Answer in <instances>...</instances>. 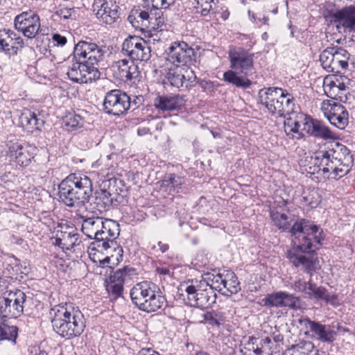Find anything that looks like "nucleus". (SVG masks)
I'll list each match as a JSON object with an SVG mask.
<instances>
[{
  "instance_id": "30",
  "label": "nucleus",
  "mask_w": 355,
  "mask_h": 355,
  "mask_svg": "<svg viewBox=\"0 0 355 355\" xmlns=\"http://www.w3.org/2000/svg\"><path fill=\"white\" fill-rule=\"evenodd\" d=\"M19 124L26 132L33 133L34 131L41 130L44 126V121L37 117L35 112L24 109L19 116Z\"/></svg>"
},
{
  "instance_id": "7",
  "label": "nucleus",
  "mask_w": 355,
  "mask_h": 355,
  "mask_svg": "<svg viewBox=\"0 0 355 355\" xmlns=\"http://www.w3.org/2000/svg\"><path fill=\"white\" fill-rule=\"evenodd\" d=\"M270 216L274 225L280 230L288 232L291 236L300 237L302 234L307 235L312 232L318 233L320 228L304 218L295 220L294 216H288L274 209L270 210Z\"/></svg>"
},
{
  "instance_id": "12",
  "label": "nucleus",
  "mask_w": 355,
  "mask_h": 355,
  "mask_svg": "<svg viewBox=\"0 0 355 355\" xmlns=\"http://www.w3.org/2000/svg\"><path fill=\"white\" fill-rule=\"evenodd\" d=\"M135 275V269L128 266L110 274L109 278L105 281V288L110 298L116 300L121 297L124 284L130 281Z\"/></svg>"
},
{
  "instance_id": "59",
  "label": "nucleus",
  "mask_w": 355,
  "mask_h": 355,
  "mask_svg": "<svg viewBox=\"0 0 355 355\" xmlns=\"http://www.w3.org/2000/svg\"><path fill=\"white\" fill-rule=\"evenodd\" d=\"M53 41L56 43L58 46H64L67 43V38L59 33H55L52 37Z\"/></svg>"
},
{
  "instance_id": "55",
  "label": "nucleus",
  "mask_w": 355,
  "mask_h": 355,
  "mask_svg": "<svg viewBox=\"0 0 355 355\" xmlns=\"http://www.w3.org/2000/svg\"><path fill=\"white\" fill-rule=\"evenodd\" d=\"M299 112L293 111V112L291 113V114H288L287 116L285 117L284 124V130L286 135L288 132V129L291 128L294 125V123L297 121V114Z\"/></svg>"
},
{
  "instance_id": "60",
  "label": "nucleus",
  "mask_w": 355,
  "mask_h": 355,
  "mask_svg": "<svg viewBox=\"0 0 355 355\" xmlns=\"http://www.w3.org/2000/svg\"><path fill=\"white\" fill-rule=\"evenodd\" d=\"M258 340V339L257 338H252L250 340V342H248V343L247 344V349L249 350V351H252L253 352H254L255 354H259L260 353H261V349L260 347H258V345H257L256 347H254V345L255 344V343Z\"/></svg>"
},
{
  "instance_id": "41",
  "label": "nucleus",
  "mask_w": 355,
  "mask_h": 355,
  "mask_svg": "<svg viewBox=\"0 0 355 355\" xmlns=\"http://www.w3.org/2000/svg\"><path fill=\"white\" fill-rule=\"evenodd\" d=\"M323 89L325 94L333 100L343 101V96L339 93L336 87V82L331 78L326 77L323 81Z\"/></svg>"
},
{
  "instance_id": "1",
  "label": "nucleus",
  "mask_w": 355,
  "mask_h": 355,
  "mask_svg": "<svg viewBox=\"0 0 355 355\" xmlns=\"http://www.w3.org/2000/svg\"><path fill=\"white\" fill-rule=\"evenodd\" d=\"M324 239L322 230L318 233L312 232L307 235L293 239V246L287 251L286 257L295 268H301L311 276L320 269V265L316 250Z\"/></svg>"
},
{
  "instance_id": "28",
  "label": "nucleus",
  "mask_w": 355,
  "mask_h": 355,
  "mask_svg": "<svg viewBox=\"0 0 355 355\" xmlns=\"http://www.w3.org/2000/svg\"><path fill=\"white\" fill-rule=\"evenodd\" d=\"M101 214L95 213H89L86 215H80L82 219V228L83 233L89 239L94 241L95 236H97L101 228V223L103 222V217L100 216Z\"/></svg>"
},
{
  "instance_id": "56",
  "label": "nucleus",
  "mask_w": 355,
  "mask_h": 355,
  "mask_svg": "<svg viewBox=\"0 0 355 355\" xmlns=\"http://www.w3.org/2000/svg\"><path fill=\"white\" fill-rule=\"evenodd\" d=\"M324 288V287L317 286L316 284H312L311 282V281H309L308 289L311 292V294L313 295V297L315 299L320 300L321 297H322V293H323Z\"/></svg>"
},
{
  "instance_id": "20",
  "label": "nucleus",
  "mask_w": 355,
  "mask_h": 355,
  "mask_svg": "<svg viewBox=\"0 0 355 355\" xmlns=\"http://www.w3.org/2000/svg\"><path fill=\"white\" fill-rule=\"evenodd\" d=\"M332 19L339 32L343 28L344 33H355L354 6H345L337 10L332 15Z\"/></svg>"
},
{
  "instance_id": "38",
  "label": "nucleus",
  "mask_w": 355,
  "mask_h": 355,
  "mask_svg": "<svg viewBox=\"0 0 355 355\" xmlns=\"http://www.w3.org/2000/svg\"><path fill=\"white\" fill-rule=\"evenodd\" d=\"M161 10H155V16L153 17V20L150 22L153 26H152V30L150 31L148 37H153L154 41L160 40V37L157 35V33L162 32L164 30L163 27H166L165 19L163 16V12Z\"/></svg>"
},
{
  "instance_id": "43",
  "label": "nucleus",
  "mask_w": 355,
  "mask_h": 355,
  "mask_svg": "<svg viewBox=\"0 0 355 355\" xmlns=\"http://www.w3.org/2000/svg\"><path fill=\"white\" fill-rule=\"evenodd\" d=\"M202 320L200 322H207L211 325L220 326L224 321V313L220 311H207L201 315Z\"/></svg>"
},
{
  "instance_id": "24",
  "label": "nucleus",
  "mask_w": 355,
  "mask_h": 355,
  "mask_svg": "<svg viewBox=\"0 0 355 355\" xmlns=\"http://www.w3.org/2000/svg\"><path fill=\"white\" fill-rule=\"evenodd\" d=\"M152 286L153 290L150 294L136 305L139 310L146 313L155 312L162 309L166 303V300L158 286L157 285Z\"/></svg>"
},
{
  "instance_id": "62",
  "label": "nucleus",
  "mask_w": 355,
  "mask_h": 355,
  "mask_svg": "<svg viewBox=\"0 0 355 355\" xmlns=\"http://www.w3.org/2000/svg\"><path fill=\"white\" fill-rule=\"evenodd\" d=\"M156 271L158 274L162 275H169L170 270L168 268H157Z\"/></svg>"
},
{
  "instance_id": "53",
  "label": "nucleus",
  "mask_w": 355,
  "mask_h": 355,
  "mask_svg": "<svg viewBox=\"0 0 355 355\" xmlns=\"http://www.w3.org/2000/svg\"><path fill=\"white\" fill-rule=\"evenodd\" d=\"M320 300H323L327 304H330L333 306L340 304L338 295L336 294L330 293L325 288H324L322 297H321Z\"/></svg>"
},
{
  "instance_id": "22",
  "label": "nucleus",
  "mask_w": 355,
  "mask_h": 355,
  "mask_svg": "<svg viewBox=\"0 0 355 355\" xmlns=\"http://www.w3.org/2000/svg\"><path fill=\"white\" fill-rule=\"evenodd\" d=\"M73 184L71 179L65 178L58 184V196L60 202L69 207L84 205L80 198H78L77 193L74 190Z\"/></svg>"
},
{
  "instance_id": "5",
  "label": "nucleus",
  "mask_w": 355,
  "mask_h": 355,
  "mask_svg": "<svg viewBox=\"0 0 355 355\" xmlns=\"http://www.w3.org/2000/svg\"><path fill=\"white\" fill-rule=\"evenodd\" d=\"M119 236V234L112 235L109 232H99L98 235L95 236L94 241L90 243L89 249L97 252L105 251L107 254L112 251L114 254L106 256L103 259L97 260L93 257L92 261L98 263L100 266L110 263L112 265H118L123 257V250L116 241Z\"/></svg>"
},
{
  "instance_id": "6",
  "label": "nucleus",
  "mask_w": 355,
  "mask_h": 355,
  "mask_svg": "<svg viewBox=\"0 0 355 355\" xmlns=\"http://www.w3.org/2000/svg\"><path fill=\"white\" fill-rule=\"evenodd\" d=\"M201 286L198 280H192L191 284L189 282L181 284L178 292L187 304L207 309L216 303L217 295L211 288Z\"/></svg>"
},
{
  "instance_id": "52",
  "label": "nucleus",
  "mask_w": 355,
  "mask_h": 355,
  "mask_svg": "<svg viewBox=\"0 0 355 355\" xmlns=\"http://www.w3.org/2000/svg\"><path fill=\"white\" fill-rule=\"evenodd\" d=\"M295 348L300 355H308L314 349V345L310 341H303L297 344Z\"/></svg>"
},
{
  "instance_id": "50",
  "label": "nucleus",
  "mask_w": 355,
  "mask_h": 355,
  "mask_svg": "<svg viewBox=\"0 0 355 355\" xmlns=\"http://www.w3.org/2000/svg\"><path fill=\"white\" fill-rule=\"evenodd\" d=\"M303 201L311 208L316 207L319 203V196L317 191H311L307 193H304L302 197Z\"/></svg>"
},
{
  "instance_id": "44",
  "label": "nucleus",
  "mask_w": 355,
  "mask_h": 355,
  "mask_svg": "<svg viewBox=\"0 0 355 355\" xmlns=\"http://www.w3.org/2000/svg\"><path fill=\"white\" fill-rule=\"evenodd\" d=\"M226 289L230 294H236L241 290L240 283L234 273H230L223 277V290Z\"/></svg>"
},
{
  "instance_id": "10",
  "label": "nucleus",
  "mask_w": 355,
  "mask_h": 355,
  "mask_svg": "<svg viewBox=\"0 0 355 355\" xmlns=\"http://www.w3.org/2000/svg\"><path fill=\"white\" fill-rule=\"evenodd\" d=\"M27 302V296L22 291L6 292L0 297V316L13 318L21 316Z\"/></svg>"
},
{
  "instance_id": "27",
  "label": "nucleus",
  "mask_w": 355,
  "mask_h": 355,
  "mask_svg": "<svg viewBox=\"0 0 355 355\" xmlns=\"http://www.w3.org/2000/svg\"><path fill=\"white\" fill-rule=\"evenodd\" d=\"M184 95H162L153 101L154 106L162 111H173L181 109L185 105Z\"/></svg>"
},
{
  "instance_id": "35",
  "label": "nucleus",
  "mask_w": 355,
  "mask_h": 355,
  "mask_svg": "<svg viewBox=\"0 0 355 355\" xmlns=\"http://www.w3.org/2000/svg\"><path fill=\"white\" fill-rule=\"evenodd\" d=\"M128 20L133 27L139 28L140 26L147 27L153 20V17H150L148 12L138 9L131 11Z\"/></svg>"
},
{
  "instance_id": "32",
  "label": "nucleus",
  "mask_w": 355,
  "mask_h": 355,
  "mask_svg": "<svg viewBox=\"0 0 355 355\" xmlns=\"http://www.w3.org/2000/svg\"><path fill=\"white\" fill-rule=\"evenodd\" d=\"M114 67L116 68L119 78L122 80H131L139 75V67L132 59L119 60Z\"/></svg>"
},
{
  "instance_id": "25",
  "label": "nucleus",
  "mask_w": 355,
  "mask_h": 355,
  "mask_svg": "<svg viewBox=\"0 0 355 355\" xmlns=\"http://www.w3.org/2000/svg\"><path fill=\"white\" fill-rule=\"evenodd\" d=\"M282 88L270 87L263 88L259 92L260 103L263 105L272 115H277V107L281 101V92Z\"/></svg>"
},
{
  "instance_id": "45",
  "label": "nucleus",
  "mask_w": 355,
  "mask_h": 355,
  "mask_svg": "<svg viewBox=\"0 0 355 355\" xmlns=\"http://www.w3.org/2000/svg\"><path fill=\"white\" fill-rule=\"evenodd\" d=\"M309 118V117L307 115H305L303 113L297 114V121L294 123L292 128L288 129L287 135L291 136L292 138H294V134H297L296 138L297 139L302 138L303 134L300 131V128L303 125V128H304V124L306 122H308Z\"/></svg>"
},
{
  "instance_id": "63",
  "label": "nucleus",
  "mask_w": 355,
  "mask_h": 355,
  "mask_svg": "<svg viewBox=\"0 0 355 355\" xmlns=\"http://www.w3.org/2000/svg\"><path fill=\"white\" fill-rule=\"evenodd\" d=\"M157 245H158V247L159 248V250H160V252H161L162 253H164V252H166V251L168 250V248H169V247H168V244H166V243H162V242H161V241H159V242L157 243Z\"/></svg>"
},
{
  "instance_id": "33",
  "label": "nucleus",
  "mask_w": 355,
  "mask_h": 355,
  "mask_svg": "<svg viewBox=\"0 0 355 355\" xmlns=\"http://www.w3.org/2000/svg\"><path fill=\"white\" fill-rule=\"evenodd\" d=\"M152 286H156L150 282H142L137 284L130 290V295L132 303L136 306L139 302L143 301L147 295H150L153 290Z\"/></svg>"
},
{
  "instance_id": "21",
  "label": "nucleus",
  "mask_w": 355,
  "mask_h": 355,
  "mask_svg": "<svg viewBox=\"0 0 355 355\" xmlns=\"http://www.w3.org/2000/svg\"><path fill=\"white\" fill-rule=\"evenodd\" d=\"M67 178L71 179L74 190L83 204L89 202L93 193V184L90 178L82 173H71Z\"/></svg>"
},
{
  "instance_id": "64",
  "label": "nucleus",
  "mask_w": 355,
  "mask_h": 355,
  "mask_svg": "<svg viewBox=\"0 0 355 355\" xmlns=\"http://www.w3.org/2000/svg\"><path fill=\"white\" fill-rule=\"evenodd\" d=\"M218 3V0H206V4L209 5V10H214V6Z\"/></svg>"
},
{
  "instance_id": "58",
  "label": "nucleus",
  "mask_w": 355,
  "mask_h": 355,
  "mask_svg": "<svg viewBox=\"0 0 355 355\" xmlns=\"http://www.w3.org/2000/svg\"><path fill=\"white\" fill-rule=\"evenodd\" d=\"M300 327L306 330L305 334H308L307 330L311 331L312 324L315 323V321L311 320L308 318H300L297 320Z\"/></svg>"
},
{
  "instance_id": "57",
  "label": "nucleus",
  "mask_w": 355,
  "mask_h": 355,
  "mask_svg": "<svg viewBox=\"0 0 355 355\" xmlns=\"http://www.w3.org/2000/svg\"><path fill=\"white\" fill-rule=\"evenodd\" d=\"M292 288L297 292H306L309 288V282H306L301 279L296 280L292 284Z\"/></svg>"
},
{
  "instance_id": "18",
  "label": "nucleus",
  "mask_w": 355,
  "mask_h": 355,
  "mask_svg": "<svg viewBox=\"0 0 355 355\" xmlns=\"http://www.w3.org/2000/svg\"><path fill=\"white\" fill-rule=\"evenodd\" d=\"M69 78L78 83H87L100 78L98 69H93L82 61L76 60L67 71Z\"/></svg>"
},
{
  "instance_id": "4",
  "label": "nucleus",
  "mask_w": 355,
  "mask_h": 355,
  "mask_svg": "<svg viewBox=\"0 0 355 355\" xmlns=\"http://www.w3.org/2000/svg\"><path fill=\"white\" fill-rule=\"evenodd\" d=\"M228 54L232 69L223 73L224 80L236 87L249 88L252 81L248 77L254 73V53L243 47L233 46Z\"/></svg>"
},
{
  "instance_id": "47",
  "label": "nucleus",
  "mask_w": 355,
  "mask_h": 355,
  "mask_svg": "<svg viewBox=\"0 0 355 355\" xmlns=\"http://www.w3.org/2000/svg\"><path fill=\"white\" fill-rule=\"evenodd\" d=\"M15 42L13 37L10 35V32L6 30L0 31V51L10 53V51L14 49Z\"/></svg>"
},
{
  "instance_id": "14",
  "label": "nucleus",
  "mask_w": 355,
  "mask_h": 355,
  "mask_svg": "<svg viewBox=\"0 0 355 355\" xmlns=\"http://www.w3.org/2000/svg\"><path fill=\"white\" fill-rule=\"evenodd\" d=\"M122 53L136 61L147 62L151 58V48L148 42L136 35H130L123 41Z\"/></svg>"
},
{
  "instance_id": "8",
  "label": "nucleus",
  "mask_w": 355,
  "mask_h": 355,
  "mask_svg": "<svg viewBox=\"0 0 355 355\" xmlns=\"http://www.w3.org/2000/svg\"><path fill=\"white\" fill-rule=\"evenodd\" d=\"M105 46H98L96 43L79 41L73 49V58L82 61L93 69H98L99 64L107 53Z\"/></svg>"
},
{
  "instance_id": "9",
  "label": "nucleus",
  "mask_w": 355,
  "mask_h": 355,
  "mask_svg": "<svg viewBox=\"0 0 355 355\" xmlns=\"http://www.w3.org/2000/svg\"><path fill=\"white\" fill-rule=\"evenodd\" d=\"M350 54L345 49L333 46L325 49L320 55V61L329 72L340 73L348 67Z\"/></svg>"
},
{
  "instance_id": "49",
  "label": "nucleus",
  "mask_w": 355,
  "mask_h": 355,
  "mask_svg": "<svg viewBox=\"0 0 355 355\" xmlns=\"http://www.w3.org/2000/svg\"><path fill=\"white\" fill-rule=\"evenodd\" d=\"M101 232H109L114 235L115 234H119L120 229L119 224L113 220L107 219L103 218V222L101 223V228H100Z\"/></svg>"
},
{
  "instance_id": "34",
  "label": "nucleus",
  "mask_w": 355,
  "mask_h": 355,
  "mask_svg": "<svg viewBox=\"0 0 355 355\" xmlns=\"http://www.w3.org/2000/svg\"><path fill=\"white\" fill-rule=\"evenodd\" d=\"M281 101L277 107V115L279 117H286L288 114L295 111V103L293 94L288 92L287 90L282 89L281 92Z\"/></svg>"
},
{
  "instance_id": "51",
  "label": "nucleus",
  "mask_w": 355,
  "mask_h": 355,
  "mask_svg": "<svg viewBox=\"0 0 355 355\" xmlns=\"http://www.w3.org/2000/svg\"><path fill=\"white\" fill-rule=\"evenodd\" d=\"M300 299L293 294L284 292L282 307H288L292 309H297L299 307Z\"/></svg>"
},
{
  "instance_id": "17",
  "label": "nucleus",
  "mask_w": 355,
  "mask_h": 355,
  "mask_svg": "<svg viewBox=\"0 0 355 355\" xmlns=\"http://www.w3.org/2000/svg\"><path fill=\"white\" fill-rule=\"evenodd\" d=\"M322 110L329 121L339 129H344L349 123V114L345 107L334 101H324Z\"/></svg>"
},
{
  "instance_id": "54",
  "label": "nucleus",
  "mask_w": 355,
  "mask_h": 355,
  "mask_svg": "<svg viewBox=\"0 0 355 355\" xmlns=\"http://www.w3.org/2000/svg\"><path fill=\"white\" fill-rule=\"evenodd\" d=\"M58 14L60 17L64 19H70L76 17V10L73 7L70 6H61L58 10Z\"/></svg>"
},
{
  "instance_id": "23",
  "label": "nucleus",
  "mask_w": 355,
  "mask_h": 355,
  "mask_svg": "<svg viewBox=\"0 0 355 355\" xmlns=\"http://www.w3.org/2000/svg\"><path fill=\"white\" fill-rule=\"evenodd\" d=\"M113 200V194L111 193L110 190L101 188L95 191L94 196L89 203V207L87 209L92 213L102 214L111 208Z\"/></svg>"
},
{
  "instance_id": "11",
  "label": "nucleus",
  "mask_w": 355,
  "mask_h": 355,
  "mask_svg": "<svg viewBox=\"0 0 355 355\" xmlns=\"http://www.w3.org/2000/svg\"><path fill=\"white\" fill-rule=\"evenodd\" d=\"M103 107L106 114L120 116L130 109L131 98L121 89H112L106 93Z\"/></svg>"
},
{
  "instance_id": "42",
  "label": "nucleus",
  "mask_w": 355,
  "mask_h": 355,
  "mask_svg": "<svg viewBox=\"0 0 355 355\" xmlns=\"http://www.w3.org/2000/svg\"><path fill=\"white\" fill-rule=\"evenodd\" d=\"M18 334V328L16 326H9L4 323L0 324V341L9 340L16 343Z\"/></svg>"
},
{
  "instance_id": "19",
  "label": "nucleus",
  "mask_w": 355,
  "mask_h": 355,
  "mask_svg": "<svg viewBox=\"0 0 355 355\" xmlns=\"http://www.w3.org/2000/svg\"><path fill=\"white\" fill-rule=\"evenodd\" d=\"M167 78L173 87L180 88L184 86L189 88L194 85L196 76L189 67H175L168 69Z\"/></svg>"
},
{
  "instance_id": "46",
  "label": "nucleus",
  "mask_w": 355,
  "mask_h": 355,
  "mask_svg": "<svg viewBox=\"0 0 355 355\" xmlns=\"http://www.w3.org/2000/svg\"><path fill=\"white\" fill-rule=\"evenodd\" d=\"M284 292L268 294L263 300V304L268 307H282Z\"/></svg>"
},
{
  "instance_id": "31",
  "label": "nucleus",
  "mask_w": 355,
  "mask_h": 355,
  "mask_svg": "<svg viewBox=\"0 0 355 355\" xmlns=\"http://www.w3.org/2000/svg\"><path fill=\"white\" fill-rule=\"evenodd\" d=\"M12 156H15V162L21 166H28L34 157L35 149L28 145H21L18 143L12 144L9 148Z\"/></svg>"
},
{
  "instance_id": "29",
  "label": "nucleus",
  "mask_w": 355,
  "mask_h": 355,
  "mask_svg": "<svg viewBox=\"0 0 355 355\" xmlns=\"http://www.w3.org/2000/svg\"><path fill=\"white\" fill-rule=\"evenodd\" d=\"M307 134L315 137L323 139H331L336 138L334 133L324 123L319 120L309 118L308 122L304 124V128L302 129Z\"/></svg>"
},
{
  "instance_id": "15",
  "label": "nucleus",
  "mask_w": 355,
  "mask_h": 355,
  "mask_svg": "<svg viewBox=\"0 0 355 355\" xmlns=\"http://www.w3.org/2000/svg\"><path fill=\"white\" fill-rule=\"evenodd\" d=\"M92 10L102 23L111 25L119 19V6L116 0H94Z\"/></svg>"
},
{
  "instance_id": "40",
  "label": "nucleus",
  "mask_w": 355,
  "mask_h": 355,
  "mask_svg": "<svg viewBox=\"0 0 355 355\" xmlns=\"http://www.w3.org/2000/svg\"><path fill=\"white\" fill-rule=\"evenodd\" d=\"M63 124L68 131H73L83 126L84 119L75 112H69L64 116Z\"/></svg>"
},
{
  "instance_id": "3",
  "label": "nucleus",
  "mask_w": 355,
  "mask_h": 355,
  "mask_svg": "<svg viewBox=\"0 0 355 355\" xmlns=\"http://www.w3.org/2000/svg\"><path fill=\"white\" fill-rule=\"evenodd\" d=\"M50 315L53 330L62 338L71 339L84 331L85 319L78 308L58 304L51 308Z\"/></svg>"
},
{
  "instance_id": "13",
  "label": "nucleus",
  "mask_w": 355,
  "mask_h": 355,
  "mask_svg": "<svg viewBox=\"0 0 355 355\" xmlns=\"http://www.w3.org/2000/svg\"><path fill=\"white\" fill-rule=\"evenodd\" d=\"M167 61L175 67H189L196 60L193 48L184 42H174L165 50Z\"/></svg>"
},
{
  "instance_id": "16",
  "label": "nucleus",
  "mask_w": 355,
  "mask_h": 355,
  "mask_svg": "<svg viewBox=\"0 0 355 355\" xmlns=\"http://www.w3.org/2000/svg\"><path fill=\"white\" fill-rule=\"evenodd\" d=\"M15 27L25 37L34 38L40 29V17L32 10L23 12L15 17Z\"/></svg>"
},
{
  "instance_id": "2",
  "label": "nucleus",
  "mask_w": 355,
  "mask_h": 355,
  "mask_svg": "<svg viewBox=\"0 0 355 355\" xmlns=\"http://www.w3.org/2000/svg\"><path fill=\"white\" fill-rule=\"evenodd\" d=\"M315 164L318 171L327 175L328 178L338 180L346 175L351 170L353 157L349 150L339 142H332L324 150H320L315 156Z\"/></svg>"
},
{
  "instance_id": "61",
  "label": "nucleus",
  "mask_w": 355,
  "mask_h": 355,
  "mask_svg": "<svg viewBox=\"0 0 355 355\" xmlns=\"http://www.w3.org/2000/svg\"><path fill=\"white\" fill-rule=\"evenodd\" d=\"M337 82H338V83H336V87H337L339 93L343 96V92L346 91V89H347V86L345 85V84L344 83L338 82V80H337Z\"/></svg>"
},
{
  "instance_id": "39",
  "label": "nucleus",
  "mask_w": 355,
  "mask_h": 355,
  "mask_svg": "<svg viewBox=\"0 0 355 355\" xmlns=\"http://www.w3.org/2000/svg\"><path fill=\"white\" fill-rule=\"evenodd\" d=\"M184 184V179L174 173L166 175L162 180V187H166L170 192H178Z\"/></svg>"
},
{
  "instance_id": "37",
  "label": "nucleus",
  "mask_w": 355,
  "mask_h": 355,
  "mask_svg": "<svg viewBox=\"0 0 355 355\" xmlns=\"http://www.w3.org/2000/svg\"><path fill=\"white\" fill-rule=\"evenodd\" d=\"M198 282L202 285V287L210 288L214 292L215 291H223V277L220 273H206Z\"/></svg>"
},
{
  "instance_id": "26",
  "label": "nucleus",
  "mask_w": 355,
  "mask_h": 355,
  "mask_svg": "<svg viewBox=\"0 0 355 355\" xmlns=\"http://www.w3.org/2000/svg\"><path fill=\"white\" fill-rule=\"evenodd\" d=\"M79 234L72 227H66L64 230L58 231L53 244L61 248L63 250H71L79 245Z\"/></svg>"
},
{
  "instance_id": "36",
  "label": "nucleus",
  "mask_w": 355,
  "mask_h": 355,
  "mask_svg": "<svg viewBox=\"0 0 355 355\" xmlns=\"http://www.w3.org/2000/svg\"><path fill=\"white\" fill-rule=\"evenodd\" d=\"M311 331L315 337L322 342H333L336 336V333L334 331L330 329V328L327 329L326 326L318 322H315L312 324Z\"/></svg>"
},
{
  "instance_id": "48",
  "label": "nucleus",
  "mask_w": 355,
  "mask_h": 355,
  "mask_svg": "<svg viewBox=\"0 0 355 355\" xmlns=\"http://www.w3.org/2000/svg\"><path fill=\"white\" fill-rule=\"evenodd\" d=\"M146 7H151L154 10H167L175 5L176 0H143Z\"/></svg>"
}]
</instances>
